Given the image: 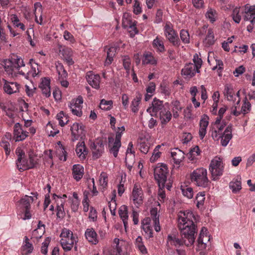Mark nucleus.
Segmentation results:
<instances>
[{"instance_id": "obj_49", "label": "nucleus", "mask_w": 255, "mask_h": 255, "mask_svg": "<svg viewBox=\"0 0 255 255\" xmlns=\"http://www.w3.org/2000/svg\"><path fill=\"white\" fill-rule=\"evenodd\" d=\"M215 42V37L212 29L208 30L207 35L205 39L204 42L207 46L213 45Z\"/></svg>"}, {"instance_id": "obj_51", "label": "nucleus", "mask_w": 255, "mask_h": 255, "mask_svg": "<svg viewBox=\"0 0 255 255\" xmlns=\"http://www.w3.org/2000/svg\"><path fill=\"white\" fill-rule=\"evenodd\" d=\"M205 199V192H199L196 196V206L198 208L204 205Z\"/></svg>"}, {"instance_id": "obj_43", "label": "nucleus", "mask_w": 255, "mask_h": 255, "mask_svg": "<svg viewBox=\"0 0 255 255\" xmlns=\"http://www.w3.org/2000/svg\"><path fill=\"white\" fill-rule=\"evenodd\" d=\"M10 19L14 27L19 28L22 31L25 30V25L21 22L17 15L12 14L10 15Z\"/></svg>"}, {"instance_id": "obj_1", "label": "nucleus", "mask_w": 255, "mask_h": 255, "mask_svg": "<svg viewBox=\"0 0 255 255\" xmlns=\"http://www.w3.org/2000/svg\"><path fill=\"white\" fill-rule=\"evenodd\" d=\"M193 219H195V218L191 211H180L178 214V226L180 230L181 239L175 235H169L167 237V243L177 248L183 245L187 247L193 245L195 239L196 226Z\"/></svg>"}, {"instance_id": "obj_52", "label": "nucleus", "mask_w": 255, "mask_h": 255, "mask_svg": "<svg viewBox=\"0 0 255 255\" xmlns=\"http://www.w3.org/2000/svg\"><path fill=\"white\" fill-rule=\"evenodd\" d=\"M113 104V102L112 100L106 101L105 99H102L100 102V108L105 111L110 110L112 108Z\"/></svg>"}, {"instance_id": "obj_12", "label": "nucleus", "mask_w": 255, "mask_h": 255, "mask_svg": "<svg viewBox=\"0 0 255 255\" xmlns=\"http://www.w3.org/2000/svg\"><path fill=\"white\" fill-rule=\"evenodd\" d=\"M16 164L19 171L21 172L33 168L37 164V161L31 155H29L28 159L24 158L21 161H16Z\"/></svg>"}, {"instance_id": "obj_47", "label": "nucleus", "mask_w": 255, "mask_h": 255, "mask_svg": "<svg viewBox=\"0 0 255 255\" xmlns=\"http://www.w3.org/2000/svg\"><path fill=\"white\" fill-rule=\"evenodd\" d=\"M56 119L59 122V125L61 127L64 126L68 122V117L63 111L57 114Z\"/></svg>"}, {"instance_id": "obj_48", "label": "nucleus", "mask_w": 255, "mask_h": 255, "mask_svg": "<svg viewBox=\"0 0 255 255\" xmlns=\"http://www.w3.org/2000/svg\"><path fill=\"white\" fill-rule=\"evenodd\" d=\"M45 232V225L39 221L37 229H35L33 232V234L36 236V238L41 237Z\"/></svg>"}, {"instance_id": "obj_31", "label": "nucleus", "mask_w": 255, "mask_h": 255, "mask_svg": "<svg viewBox=\"0 0 255 255\" xmlns=\"http://www.w3.org/2000/svg\"><path fill=\"white\" fill-rule=\"evenodd\" d=\"M150 216L153 221V224L154 227V230L158 232L160 231V226L159 225V215L158 214V210L156 208H153L150 210Z\"/></svg>"}, {"instance_id": "obj_23", "label": "nucleus", "mask_w": 255, "mask_h": 255, "mask_svg": "<svg viewBox=\"0 0 255 255\" xmlns=\"http://www.w3.org/2000/svg\"><path fill=\"white\" fill-rule=\"evenodd\" d=\"M4 82L3 90L8 95H11L19 92L20 85L17 82H9L3 79Z\"/></svg>"}, {"instance_id": "obj_33", "label": "nucleus", "mask_w": 255, "mask_h": 255, "mask_svg": "<svg viewBox=\"0 0 255 255\" xmlns=\"http://www.w3.org/2000/svg\"><path fill=\"white\" fill-rule=\"evenodd\" d=\"M72 174L76 181L80 180L84 175L83 166L80 164L74 165L72 168Z\"/></svg>"}, {"instance_id": "obj_17", "label": "nucleus", "mask_w": 255, "mask_h": 255, "mask_svg": "<svg viewBox=\"0 0 255 255\" xmlns=\"http://www.w3.org/2000/svg\"><path fill=\"white\" fill-rule=\"evenodd\" d=\"M165 108L163 104V101L155 98L152 102L151 105L146 110L147 112L149 113L151 116H156L158 113H160Z\"/></svg>"}, {"instance_id": "obj_45", "label": "nucleus", "mask_w": 255, "mask_h": 255, "mask_svg": "<svg viewBox=\"0 0 255 255\" xmlns=\"http://www.w3.org/2000/svg\"><path fill=\"white\" fill-rule=\"evenodd\" d=\"M55 64L56 71L58 75V79H66L68 76V73L64 69L63 64L60 62H57Z\"/></svg>"}, {"instance_id": "obj_8", "label": "nucleus", "mask_w": 255, "mask_h": 255, "mask_svg": "<svg viewBox=\"0 0 255 255\" xmlns=\"http://www.w3.org/2000/svg\"><path fill=\"white\" fill-rule=\"evenodd\" d=\"M224 164L222 158L215 156L211 161L209 165V171L211 173L213 180H217L222 175L224 171Z\"/></svg>"}, {"instance_id": "obj_2", "label": "nucleus", "mask_w": 255, "mask_h": 255, "mask_svg": "<svg viewBox=\"0 0 255 255\" xmlns=\"http://www.w3.org/2000/svg\"><path fill=\"white\" fill-rule=\"evenodd\" d=\"M226 126V123H223L221 126H211L210 131L211 132V136L215 140L221 139V144L226 147L229 143V141L233 137V126L232 125H228L223 131Z\"/></svg>"}, {"instance_id": "obj_36", "label": "nucleus", "mask_w": 255, "mask_h": 255, "mask_svg": "<svg viewBox=\"0 0 255 255\" xmlns=\"http://www.w3.org/2000/svg\"><path fill=\"white\" fill-rule=\"evenodd\" d=\"M119 215L123 220L125 229L128 227V207L122 205L119 210Z\"/></svg>"}, {"instance_id": "obj_54", "label": "nucleus", "mask_w": 255, "mask_h": 255, "mask_svg": "<svg viewBox=\"0 0 255 255\" xmlns=\"http://www.w3.org/2000/svg\"><path fill=\"white\" fill-rule=\"evenodd\" d=\"M135 21V20L132 21L131 17L128 14H124L122 21L123 26L125 28H127Z\"/></svg>"}, {"instance_id": "obj_35", "label": "nucleus", "mask_w": 255, "mask_h": 255, "mask_svg": "<svg viewBox=\"0 0 255 255\" xmlns=\"http://www.w3.org/2000/svg\"><path fill=\"white\" fill-rule=\"evenodd\" d=\"M121 146L120 135H116L115 141L112 146L110 148V152L112 153L115 157H117L118 154L119 149Z\"/></svg>"}, {"instance_id": "obj_5", "label": "nucleus", "mask_w": 255, "mask_h": 255, "mask_svg": "<svg viewBox=\"0 0 255 255\" xmlns=\"http://www.w3.org/2000/svg\"><path fill=\"white\" fill-rule=\"evenodd\" d=\"M191 181L196 186L206 188L210 182L207 177V171L205 168H199L194 170L191 174Z\"/></svg>"}, {"instance_id": "obj_58", "label": "nucleus", "mask_w": 255, "mask_h": 255, "mask_svg": "<svg viewBox=\"0 0 255 255\" xmlns=\"http://www.w3.org/2000/svg\"><path fill=\"white\" fill-rule=\"evenodd\" d=\"M200 152L199 147L195 146L190 149L189 153V158L191 160H193L196 156L200 154Z\"/></svg>"}, {"instance_id": "obj_32", "label": "nucleus", "mask_w": 255, "mask_h": 255, "mask_svg": "<svg viewBox=\"0 0 255 255\" xmlns=\"http://www.w3.org/2000/svg\"><path fill=\"white\" fill-rule=\"evenodd\" d=\"M152 45L157 52L163 53L165 51L163 38L160 36L156 37L152 42Z\"/></svg>"}, {"instance_id": "obj_46", "label": "nucleus", "mask_w": 255, "mask_h": 255, "mask_svg": "<svg viewBox=\"0 0 255 255\" xmlns=\"http://www.w3.org/2000/svg\"><path fill=\"white\" fill-rule=\"evenodd\" d=\"M142 63L144 65H156L157 64V60L154 58L153 55L151 53H148L143 55Z\"/></svg>"}, {"instance_id": "obj_64", "label": "nucleus", "mask_w": 255, "mask_h": 255, "mask_svg": "<svg viewBox=\"0 0 255 255\" xmlns=\"http://www.w3.org/2000/svg\"><path fill=\"white\" fill-rule=\"evenodd\" d=\"M160 90L161 93L165 96H169L171 94V90L170 87L165 83H163L160 84Z\"/></svg>"}, {"instance_id": "obj_62", "label": "nucleus", "mask_w": 255, "mask_h": 255, "mask_svg": "<svg viewBox=\"0 0 255 255\" xmlns=\"http://www.w3.org/2000/svg\"><path fill=\"white\" fill-rule=\"evenodd\" d=\"M123 66L127 71L129 74L130 70L131 60L128 56H125L123 59Z\"/></svg>"}, {"instance_id": "obj_53", "label": "nucleus", "mask_w": 255, "mask_h": 255, "mask_svg": "<svg viewBox=\"0 0 255 255\" xmlns=\"http://www.w3.org/2000/svg\"><path fill=\"white\" fill-rule=\"evenodd\" d=\"M99 184L103 188H105L108 185V175L105 172H102L99 177Z\"/></svg>"}, {"instance_id": "obj_44", "label": "nucleus", "mask_w": 255, "mask_h": 255, "mask_svg": "<svg viewBox=\"0 0 255 255\" xmlns=\"http://www.w3.org/2000/svg\"><path fill=\"white\" fill-rule=\"evenodd\" d=\"M241 8V6H236L232 10L231 16L236 23H239L242 19V14L243 13Z\"/></svg>"}, {"instance_id": "obj_41", "label": "nucleus", "mask_w": 255, "mask_h": 255, "mask_svg": "<svg viewBox=\"0 0 255 255\" xmlns=\"http://www.w3.org/2000/svg\"><path fill=\"white\" fill-rule=\"evenodd\" d=\"M34 199L33 197L25 195L23 196L18 202L19 205L24 209L30 208V204L33 202Z\"/></svg>"}, {"instance_id": "obj_16", "label": "nucleus", "mask_w": 255, "mask_h": 255, "mask_svg": "<svg viewBox=\"0 0 255 255\" xmlns=\"http://www.w3.org/2000/svg\"><path fill=\"white\" fill-rule=\"evenodd\" d=\"M224 94L228 101L235 102L236 99L238 98V101L236 103L237 105H239L240 102V91H238L237 93H235L233 87L231 84H227L225 85L224 90Z\"/></svg>"}, {"instance_id": "obj_21", "label": "nucleus", "mask_w": 255, "mask_h": 255, "mask_svg": "<svg viewBox=\"0 0 255 255\" xmlns=\"http://www.w3.org/2000/svg\"><path fill=\"white\" fill-rule=\"evenodd\" d=\"M200 72L195 65H193L192 63L186 64L184 68L181 70L182 76L186 79H189L194 77L196 73Z\"/></svg>"}, {"instance_id": "obj_26", "label": "nucleus", "mask_w": 255, "mask_h": 255, "mask_svg": "<svg viewBox=\"0 0 255 255\" xmlns=\"http://www.w3.org/2000/svg\"><path fill=\"white\" fill-rule=\"evenodd\" d=\"M151 219L150 218H144L141 222V228L144 232L146 239H150L153 237V231L150 226Z\"/></svg>"}, {"instance_id": "obj_39", "label": "nucleus", "mask_w": 255, "mask_h": 255, "mask_svg": "<svg viewBox=\"0 0 255 255\" xmlns=\"http://www.w3.org/2000/svg\"><path fill=\"white\" fill-rule=\"evenodd\" d=\"M172 115L171 112L165 109L159 113V119L162 125H166L171 119Z\"/></svg>"}, {"instance_id": "obj_9", "label": "nucleus", "mask_w": 255, "mask_h": 255, "mask_svg": "<svg viewBox=\"0 0 255 255\" xmlns=\"http://www.w3.org/2000/svg\"><path fill=\"white\" fill-rule=\"evenodd\" d=\"M130 199L137 208L139 207L142 204L143 192L138 183L134 184Z\"/></svg>"}, {"instance_id": "obj_37", "label": "nucleus", "mask_w": 255, "mask_h": 255, "mask_svg": "<svg viewBox=\"0 0 255 255\" xmlns=\"http://www.w3.org/2000/svg\"><path fill=\"white\" fill-rule=\"evenodd\" d=\"M241 178L238 177L237 178L234 179L229 184L230 188L232 190L233 193H238L242 189Z\"/></svg>"}, {"instance_id": "obj_40", "label": "nucleus", "mask_w": 255, "mask_h": 255, "mask_svg": "<svg viewBox=\"0 0 255 255\" xmlns=\"http://www.w3.org/2000/svg\"><path fill=\"white\" fill-rule=\"evenodd\" d=\"M117 48L115 47L112 46L108 48L107 51V58L105 61V66L111 65L114 60V57L116 55Z\"/></svg>"}, {"instance_id": "obj_10", "label": "nucleus", "mask_w": 255, "mask_h": 255, "mask_svg": "<svg viewBox=\"0 0 255 255\" xmlns=\"http://www.w3.org/2000/svg\"><path fill=\"white\" fill-rule=\"evenodd\" d=\"M114 255H128V244L126 241L115 238L113 241Z\"/></svg>"}, {"instance_id": "obj_22", "label": "nucleus", "mask_w": 255, "mask_h": 255, "mask_svg": "<svg viewBox=\"0 0 255 255\" xmlns=\"http://www.w3.org/2000/svg\"><path fill=\"white\" fill-rule=\"evenodd\" d=\"M13 139L16 142L24 140L28 135V132L24 130L19 123L15 124L13 127Z\"/></svg>"}, {"instance_id": "obj_15", "label": "nucleus", "mask_w": 255, "mask_h": 255, "mask_svg": "<svg viewBox=\"0 0 255 255\" xmlns=\"http://www.w3.org/2000/svg\"><path fill=\"white\" fill-rule=\"evenodd\" d=\"M70 130L72 136L71 140L72 141H75L78 140L79 138H82L85 136L84 127L81 124L74 123L71 127Z\"/></svg>"}, {"instance_id": "obj_56", "label": "nucleus", "mask_w": 255, "mask_h": 255, "mask_svg": "<svg viewBox=\"0 0 255 255\" xmlns=\"http://www.w3.org/2000/svg\"><path fill=\"white\" fill-rule=\"evenodd\" d=\"M180 37L181 41L185 44L190 42V36L187 30L182 29L180 32Z\"/></svg>"}, {"instance_id": "obj_6", "label": "nucleus", "mask_w": 255, "mask_h": 255, "mask_svg": "<svg viewBox=\"0 0 255 255\" xmlns=\"http://www.w3.org/2000/svg\"><path fill=\"white\" fill-rule=\"evenodd\" d=\"M169 170L164 163H158L154 168V177L160 188H164Z\"/></svg>"}, {"instance_id": "obj_60", "label": "nucleus", "mask_w": 255, "mask_h": 255, "mask_svg": "<svg viewBox=\"0 0 255 255\" xmlns=\"http://www.w3.org/2000/svg\"><path fill=\"white\" fill-rule=\"evenodd\" d=\"M57 152L58 154L59 158L60 160L65 161L67 160V153L63 145H61L59 148L57 149Z\"/></svg>"}, {"instance_id": "obj_19", "label": "nucleus", "mask_w": 255, "mask_h": 255, "mask_svg": "<svg viewBox=\"0 0 255 255\" xmlns=\"http://www.w3.org/2000/svg\"><path fill=\"white\" fill-rule=\"evenodd\" d=\"M58 49L59 52L62 56L63 59L69 66L74 64V61L72 58L73 51L71 48L59 44Z\"/></svg>"}, {"instance_id": "obj_24", "label": "nucleus", "mask_w": 255, "mask_h": 255, "mask_svg": "<svg viewBox=\"0 0 255 255\" xmlns=\"http://www.w3.org/2000/svg\"><path fill=\"white\" fill-rule=\"evenodd\" d=\"M87 81L93 88L98 89L100 88V77L95 74L92 71H89L86 75Z\"/></svg>"}, {"instance_id": "obj_59", "label": "nucleus", "mask_w": 255, "mask_h": 255, "mask_svg": "<svg viewBox=\"0 0 255 255\" xmlns=\"http://www.w3.org/2000/svg\"><path fill=\"white\" fill-rule=\"evenodd\" d=\"M116 195L114 194L112 197L111 201L109 202V207L112 215H116V210L117 207V203L115 200Z\"/></svg>"}, {"instance_id": "obj_63", "label": "nucleus", "mask_w": 255, "mask_h": 255, "mask_svg": "<svg viewBox=\"0 0 255 255\" xmlns=\"http://www.w3.org/2000/svg\"><path fill=\"white\" fill-rule=\"evenodd\" d=\"M50 242V239L47 238L45 239L44 241L42 243L41 247V252L43 255H47L48 253V247Z\"/></svg>"}, {"instance_id": "obj_11", "label": "nucleus", "mask_w": 255, "mask_h": 255, "mask_svg": "<svg viewBox=\"0 0 255 255\" xmlns=\"http://www.w3.org/2000/svg\"><path fill=\"white\" fill-rule=\"evenodd\" d=\"M29 63L31 65L30 70H29L28 68H27L24 66L22 69H21L20 71L21 75L27 80H29L31 78L35 77L39 73L38 64L32 59L30 60Z\"/></svg>"}, {"instance_id": "obj_29", "label": "nucleus", "mask_w": 255, "mask_h": 255, "mask_svg": "<svg viewBox=\"0 0 255 255\" xmlns=\"http://www.w3.org/2000/svg\"><path fill=\"white\" fill-rule=\"evenodd\" d=\"M50 81L47 78L42 79L41 82L39 86L44 96L48 98L51 95Z\"/></svg>"}, {"instance_id": "obj_27", "label": "nucleus", "mask_w": 255, "mask_h": 255, "mask_svg": "<svg viewBox=\"0 0 255 255\" xmlns=\"http://www.w3.org/2000/svg\"><path fill=\"white\" fill-rule=\"evenodd\" d=\"M75 151L78 157L82 160H85L88 154V150L84 141L79 142L77 143Z\"/></svg>"}, {"instance_id": "obj_13", "label": "nucleus", "mask_w": 255, "mask_h": 255, "mask_svg": "<svg viewBox=\"0 0 255 255\" xmlns=\"http://www.w3.org/2000/svg\"><path fill=\"white\" fill-rule=\"evenodd\" d=\"M83 103V98L81 96H78L76 99H73L70 102L69 107L74 115L78 117L82 116Z\"/></svg>"}, {"instance_id": "obj_18", "label": "nucleus", "mask_w": 255, "mask_h": 255, "mask_svg": "<svg viewBox=\"0 0 255 255\" xmlns=\"http://www.w3.org/2000/svg\"><path fill=\"white\" fill-rule=\"evenodd\" d=\"M90 147L94 159L100 157L104 152V145L101 139H97L91 144Z\"/></svg>"}, {"instance_id": "obj_3", "label": "nucleus", "mask_w": 255, "mask_h": 255, "mask_svg": "<svg viewBox=\"0 0 255 255\" xmlns=\"http://www.w3.org/2000/svg\"><path fill=\"white\" fill-rule=\"evenodd\" d=\"M24 66L23 59L16 55L4 62V71L11 77H16L18 74L21 75L20 68H23Z\"/></svg>"}, {"instance_id": "obj_42", "label": "nucleus", "mask_w": 255, "mask_h": 255, "mask_svg": "<svg viewBox=\"0 0 255 255\" xmlns=\"http://www.w3.org/2000/svg\"><path fill=\"white\" fill-rule=\"evenodd\" d=\"M135 246L142 255L147 254V250L143 242L141 237L138 236L136 238L135 241Z\"/></svg>"}, {"instance_id": "obj_38", "label": "nucleus", "mask_w": 255, "mask_h": 255, "mask_svg": "<svg viewBox=\"0 0 255 255\" xmlns=\"http://www.w3.org/2000/svg\"><path fill=\"white\" fill-rule=\"evenodd\" d=\"M142 99V95L139 93L136 94L135 97L132 100L130 105L131 111L136 113L139 110V106Z\"/></svg>"}, {"instance_id": "obj_7", "label": "nucleus", "mask_w": 255, "mask_h": 255, "mask_svg": "<svg viewBox=\"0 0 255 255\" xmlns=\"http://www.w3.org/2000/svg\"><path fill=\"white\" fill-rule=\"evenodd\" d=\"M164 35L169 42L175 47H179L180 41L177 32L174 29L173 26L170 22H166L163 27Z\"/></svg>"}, {"instance_id": "obj_4", "label": "nucleus", "mask_w": 255, "mask_h": 255, "mask_svg": "<svg viewBox=\"0 0 255 255\" xmlns=\"http://www.w3.org/2000/svg\"><path fill=\"white\" fill-rule=\"evenodd\" d=\"M60 244L65 252L70 251L73 248L75 251L77 250L78 237L67 228H63L60 235Z\"/></svg>"}, {"instance_id": "obj_20", "label": "nucleus", "mask_w": 255, "mask_h": 255, "mask_svg": "<svg viewBox=\"0 0 255 255\" xmlns=\"http://www.w3.org/2000/svg\"><path fill=\"white\" fill-rule=\"evenodd\" d=\"M244 8L242 11L243 18L245 21H250L253 24H255V4L250 5L249 4H246L244 6Z\"/></svg>"}, {"instance_id": "obj_61", "label": "nucleus", "mask_w": 255, "mask_h": 255, "mask_svg": "<svg viewBox=\"0 0 255 255\" xmlns=\"http://www.w3.org/2000/svg\"><path fill=\"white\" fill-rule=\"evenodd\" d=\"M251 108V105L250 103L248 101L247 98H245V99L244 100V104L242 107V113H243L244 115H245L246 114L248 113L250 111Z\"/></svg>"}, {"instance_id": "obj_25", "label": "nucleus", "mask_w": 255, "mask_h": 255, "mask_svg": "<svg viewBox=\"0 0 255 255\" xmlns=\"http://www.w3.org/2000/svg\"><path fill=\"white\" fill-rule=\"evenodd\" d=\"M209 118L207 115H203L200 121L199 134L200 138L203 139L207 133V128L209 125Z\"/></svg>"}, {"instance_id": "obj_30", "label": "nucleus", "mask_w": 255, "mask_h": 255, "mask_svg": "<svg viewBox=\"0 0 255 255\" xmlns=\"http://www.w3.org/2000/svg\"><path fill=\"white\" fill-rule=\"evenodd\" d=\"M33 250L32 244L29 242L27 236H25L22 245L20 248V253L22 255H28L32 253Z\"/></svg>"}, {"instance_id": "obj_57", "label": "nucleus", "mask_w": 255, "mask_h": 255, "mask_svg": "<svg viewBox=\"0 0 255 255\" xmlns=\"http://www.w3.org/2000/svg\"><path fill=\"white\" fill-rule=\"evenodd\" d=\"M181 190L183 195L189 199H191L193 196V190L190 187L181 186Z\"/></svg>"}, {"instance_id": "obj_55", "label": "nucleus", "mask_w": 255, "mask_h": 255, "mask_svg": "<svg viewBox=\"0 0 255 255\" xmlns=\"http://www.w3.org/2000/svg\"><path fill=\"white\" fill-rule=\"evenodd\" d=\"M161 145H157L155 147L153 152L152 153V156L150 158V161L151 162H154L157 160V159L160 157V155L161 154V152L159 151V148L161 147Z\"/></svg>"}, {"instance_id": "obj_34", "label": "nucleus", "mask_w": 255, "mask_h": 255, "mask_svg": "<svg viewBox=\"0 0 255 255\" xmlns=\"http://www.w3.org/2000/svg\"><path fill=\"white\" fill-rule=\"evenodd\" d=\"M171 156L176 164H179L184 159V153L178 148H175L171 152Z\"/></svg>"}, {"instance_id": "obj_28", "label": "nucleus", "mask_w": 255, "mask_h": 255, "mask_svg": "<svg viewBox=\"0 0 255 255\" xmlns=\"http://www.w3.org/2000/svg\"><path fill=\"white\" fill-rule=\"evenodd\" d=\"M85 237L86 240L93 245H97L99 242L98 235L93 228H89L86 230Z\"/></svg>"}, {"instance_id": "obj_14", "label": "nucleus", "mask_w": 255, "mask_h": 255, "mask_svg": "<svg viewBox=\"0 0 255 255\" xmlns=\"http://www.w3.org/2000/svg\"><path fill=\"white\" fill-rule=\"evenodd\" d=\"M210 240V237L207 232V229L204 227L202 228L198 239L196 250L202 251L205 250L207 247V243Z\"/></svg>"}, {"instance_id": "obj_50", "label": "nucleus", "mask_w": 255, "mask_h": 255, "mask_svg": "<svg viewBox=\"0 0 255 255\" xmlns=\"http://www.w3.org/2000/svg\"><path fill=\"white\" fill-rule=\"evenodd\" d=\"M217 16V13L215 9L209 8L206 13V17L208 18L211 22L213 23L216 21Z\"/></svg>"}]
</instances>
